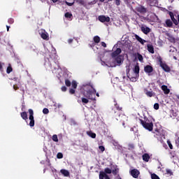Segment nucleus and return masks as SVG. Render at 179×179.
Instances as JSON below:
<instances>
[{
  "mask_svg": "<svg viewBox=\"0 0 179 179\" xmlns=\"http://www.w3.org/2000/svg\"><path fill=\"white\" fill-rule=\"evenodd\" d=\"M82 94L85 97L81 98L82 103L84 104H87L90 102L88 99L91 101H96V98L94 97V94H96V90L90 83L83 85Z\"/></svg>",
  "mask_w": 179,
  "mask_h": 179,
  "instance_id": "obj_1",
  "label": "nucleus"
},
{
  "mask_svg": "<svg viewBox=\"0 0 179 179\" xmlns=\"http://www.w3.org/2000/svg\"><path fill=\"white\" fill-rule=\"evenodd\" d=\"M138 121H140L141 124L143 125L144 129H147L149 131H152L153 124L150 120H149L148 118L145 117H144V120H143L142 119H138Z\"/></svg>",
  "mask_w": 179,
  "mask_h": 179,
  "instance_id": "obj_2",
  "label": "nucleus"
},
{
  "mask_svg": "<svg viewBox=\"0 0 179 179\" xmlns=\"http://www.w3.org/2000/svg\"><path fill=\"white\" fill-rule=\"evenodd\" d=\"M115 107L113 108V113L115 114V117H120L122 114V108L119 106L117 103V101H114Z\"/></svg>",
  "mask_w": 179,
  "mask_h": 179,
  "instance_id": "obj_3",
  "label": "nucleus"
},
{
  "mask_svg": "<svg viewBox=\"0 0 179 179\" xmlns=\"http://www.w3.org/2000/svg\"><path fill=\"white\" fill-rule=\"evenodd\" d=\"M29 127H34V125H35V120H34V110L31 109V108H29Z\"/></svg>",
  "mask_w": 179,
  "mask_h": 179,
  "instance_id": "obj_4",
  "label": "nucleus"
},
{
  "mask_svg": "<svg viewBox=\"0 0 179 179\" xmlns=\"http://www.w3.org/2000/svg\"><path fill=\"white\" fill-rule=\"evenodd\" d=\"M158 62H159V66H161L165 72H170V67H169V66L166 63H164L162 62V58L161 57L158 58Z\"/></svg>",
  "mask_w": 179,
  "mask_h": 179,
  "instance_id": "obj_5",
  "label": "nucleus"
},
{
  "mask_svg": "<svg viewBox=\"0 0 179 179\" xmlns=\"http://www.w3.org/2000/svg\"><path fill=\"white\" fill-rule=\"evenodd\" d=\"M39 35H41L42 39L49 41V34H48L45 29H41V31H39Z\"/></svg>",
  "mask_w": 179,
  "mask_h": 179,
  "instance_id": "obj_6",
  "label": "nucleus"
},
{
  "mask_svg": "<svg viewBox=\"0 0 179 179\" xmlns=\"http://www.w3.org/2000/svg\"><path fill=\"white\" fill-rule=\"evenodd\" d=\"M112 173V170L109 168H106L104 169V171H101L99 172V177L101 176H108Z\"/></svg>",
  "mask_w": 179,
  "mask_h": 179,
  "instance_id": "obj_7",
  "label": "nucleus"
},
{
  "mask_svg": "<svg viewBox=\"0 0 179 179\" xmlns=\"http://www.w3.org/2000/svg\"><path fill=\"white\" fill-rule=\"evenodd\" d=\"M98 20H99V22L104 23L106 22H110V17L108 16H106V15H99L98 16Z\"/></svg>",
  "mask_w": 179,
  "mask_h": 179,
  "instance_id": "obj_8",
  "label": "nucleus"
},
{
  "mask_svg": "<svg viewBox=\"0 0 179 179\" xmlns=\"http://www.w3.org/2000/svg\"><path fill=\"white\" fill-rule=\"evenodd\" d=\"M130 174L134 178H138L140 175V171H138L136 169H134L130 171Z\"/></svg>",
  "mask_w": 179,
  "mask_h": 179,
  "instance_id": "obj_9",
  "label": "nucleus"
},
{
  "mask_svg": "<svg viewBox=\"0 0 179 179\" xmlns=\"http://www.w3.org/2000/svg\"><path fill=\"white\" fill-rule=\"evenodd\" d=\"M141 31H143L144 34L147 35L150 32H151V29H150L148 27H146V26H141Z\"/></svg>",
  "mask_w": 179,
  "mask_h": 179,
  "instance_id": "obj_10",
  "label": "nucleus"
},
{
  "mask_svg": "<svg viewBox=\"0 0 179 179\" xmlns=\"http://www.w3.org/2000/svg\"><path fill=\"white\" fill-rule=\"evenodd\" d=\"M122 52L121 48H117L115 51H113L111 54L112 58H116L119 57L118 55H120Z\"/></svg>",
  "mask_w": 179,
  "mask_h": 179,
  "instance_id": "obj_11",
  "label": "nucleus"
},
{
  "mask_svg": "<svg viewBox=\"0 0 179 179\" xmlns=\"http://www.w3.org/2000/svg\"><path fill=\"white\" fill-rule=\"evenodd\" d=\"M136 10L137 12L140 13L141 14H145L147 12V9L143 6L137 7Z\"/></svg>",
  "mask_w": 179,
  "mask_h": 179,
  "instance_id": "obj_12",
  "label": "nucleus"
},
{
  "mask_svg": "<svg viewBox=\"0 0 179 179\" xmlns=\"http://www.w3.org/2000/svg\"><path fill=\"white\" fill-rule=\"evenodd\" d=\"M169 17H171V21H172L176 26H178V20L176 19V17H174L173 13L169 12Z\"/></svg>",
  "mask_w": 179,
  "mask_h": 179,
  "instance_id": "obj_13",
  "label": "nucleus"
},
{
  "mask_svg": "<svg viewBox=\"0 0 179 179\" xmlns=\"http://www.w3.org/2000/svg\"><path fill=\"white\" fill-rule=\"evenodd\" d=\"M134 37H135V39H136L137 41H138V43H140L141 45H144L146 43V41L145 39H143L137 34H135Z\"/></svg>",
  "mask_w": 179,
  "mask_h": 179,
  "instance_id": "obj_14",
  "label": "nucleus"
},
{
  "mask_svg": "<svg viewBox=\"0 0 179 179\" xmlns=\"http://www.w3.org/2000/svg\"><path fill=\"white\" fill-rule=\"evenodd\" d=\"M166 36H168V41L169 42H171V43H176V38H174V36H173V35L170 34H166Z\"/></svg>",
  "mask_w": 179,
  "mask_h": 179,
  "instance_id": "obj_15",
  "label": "nucleus"
},
{
  "mask_svg": "<svg viewBox=\"0 0 179 179\" xmlns=\"http://www.w3.org/2000/svg\"><path fill=\"white\" fill-rule=\"evenodd\" d=\"M153 71V68L152 67V66H146L145 67H144V71L147 73H151Z\"/></svg>",
  "mask_w": 179,
  "mask_h": 179,
  "instance_id": "obj_16",
  "label": "nucleus"
},
{
  "mask_svg": "<svg viewBox=\"0 0 179 179\" xmlns=\"http://www.w3.org/2000/svg\"><path fill=\"white\" fill-rule=\"evenodd\" d=\"M162 90L165 94H170V90L168 88L167 85H163L162 86Z\"/></svg>",
  "mask_w": 179,
  "mask_h": 179,
  "instance_id": "obj_17",
  "label": "nucleus"
},
{
  "mask_svg": "<svg viewBox=\"0 0 179 179\" xmlns=\"http://www.w3.org/2000/svg\"><path fill=\"white\" fill-rule=\"evenodd\" d=\"M147 50L151 54H155V48H153V45L151 44L147 45Z\"/></svg>",
  "mask_w": 179,
  "mask_h": 179,
  "instance_id": "obj_18",
  "label": "nucleus"
},
{
  "mask_svg": "<svg viewBox=\"0 0 179 179\" xmlns=\"http://www.w3.org/2000/svg\"><path fill=\"white\" fill-rule=\"evenodd\" d=\"M20 117L24 120H28V115H27V113L25 112V111H24L22 113H20Z\"/></svg>",
  "mask_w": 179,
  "mask_h": 179,
  "instance_id": "obj_19",
  "label": "nucleus"
},
{
  "mask_svg": "<svg viewBox=\"0 0 179 179\" xmlns=\"http://www.w3.org/2000/svg\"><path fill=\"white\" fill-rule=\"evenodd\" d=\"M60 173L64 176V177H69V171H66L65 169H61Z\"/></svg>",
  "mask_w": 179,
  "mask_h": 179,
  "instance_id": "obj_20",
  "label": "nucleus"
},
{
  "mask_svg": "<svg viewBox=\"0 0 179 179\" xmlns=\"http://www.w3.org/2000/svg\"><path fill=\"white\" fill-rule=\"evenodd\" d=\"M87 134L88 136H90L93 139L96 138V134L93 133L92 131H87Z\"/></svg>",
  "mask_w": 179,
  "mask_h": 179,
  "instance_id": "obj_21",
  "label": "nucleus"
},
{
  "mask_svg": "<svg viewBox=\"0 0 179 179\" xmlns=\"http://www.w3.org/2000/svg\"><path fill=\"white\" fill-rule=\"evenodd\" d=\"M51 60H52V58H48V60H45V65H48L50 69H52V65L51 64Z\"/></svg>",
  "mask_w": 179,
  "mask_h": 179,
  "instance_id": "obj_22",
  "label": "nucleus"
},
{
  "mask_svg": "<svg viewBox=\"0 0 179 179\" xmlns=\"http://www.w3.org/2000/svg\"><path fill=\"white\" fill-rule=\"evenodd\" d=\"M143 161H145V162H148L149 159H150V155L149 154H143Z\"/></svg>",
  "mask_w": 179,
  "mask_h": 179,
  "instance_id": "obj_23",
  "label": "nucleus"
},
{
  "mask_svg": "<svg viewBox=\"0 0 179 179\" xmlns=\"http://www.w3.org/2000/svg\"><path fill=\"white\" fill-rule=\"evenodd\" d=\"M6 72L7 73V74H10L11 72H13V68L10 64H8V66L7 67V69L6 70Z\"/></svg>",
  "mask_w": 179,
  "mask_h": 179,
  "instance_id": "obj_24",
  "label": "nucleus"
},
{
  "mask_svg": "<svg viewBox=\"0 0 179 179\" xmlns=\"http://www.w3.org/2000/svg\"><path fill=\"white\" fill-rule=\"evenodd\" d=\"M115 62L117 64H122V56H117L115 58Z\"/></svg>",
  "mask_w": 179,
  "mask_h": 179,
  "instance_id": "obj_25",
  "label": "nucleus"
},
{
  "mask_svg": "<svg viewBox=\"0 0 179 179\" xmlns=\"http://www.w3.org/2000/svg\"><path fill=\"white\" fill-rule=\"evenodd\" d=\"M166 25L168 27H173V21L171 20H166Z\"/></svg>",
  "mask_w": 179,
  "mask_h": 179,
  "instance_id": "obj_26",
  "label": "nucleus"
},
{
  "mask_svg": "<svg viewBox=\"0 0 179 179\" xmlns=\"http://www.w3.org/2000/svg\"><path fill=\"white\" fill-rule=\"evenodd\" d=\"M134 72L135 74L138 75L140 72V67L139 66L136 65L134 66Z\"/></svg>",
  "mask_w": 179,
  "mask_h": 179,
  "instance_id": "obj_27",
  "label": "nucleus"
},
{
  "mask_svg": "<svg viewBox=\"0 0 179 179\" xmlns=\"http://www.w3.org/2000/svg\"><path fill=\"white\" fill-rule=\"evenodd\" d=\"M94 43H100V37L99 36H94Z\"/></svg>",
  "mask_w": 179,
  "mask_h": 179,
  "instance_id": "obj_28",
  "label": "nucleus"
},
{
  "mask_svg": "<svg viewBox=\"0 0 179 179\" xmlns=\"http://www.w3.org/2000/svg\"><path fill=\"white\" fill-rule=\"evenodd\" d=\"M145 94L149 96V97H152V96H155V92H149V91H147L145 92Z\"/></svg>",
  "mask_w": 179,
  "mask_h": 179,
  "instance_id": "obj_29",
  "label": "nucleus"
},
{
  "mask_svg": "<svg viewBox=\"0 0 179 179\" xmlns=\"http://www.w3.org/2000/svg\"><path fill=\"white\" fill-rule=\"evenodd\" d=\"M118 172H119V169L117 168V166H115V169H113V170L112 171L113 175V176H117V173H118Z\"/></svg>",
  "mask_w": 179,
  "mask_h": 179,
  "instance_id": "obj_30",
  "label": "nucleus"
},
{
  "mask_svg": "<svg viewBox=\"0 0 179 179\" xmlns=\"http://www.w3.org/2000/svg\"><path fill=\"white\" fill-rule=\"evenodd\" d=\"M64 17L66 18L72 19L73 17V15L71 13H64Z\"/></svg>",
  "mask_w": 179,
  "mask_h": 179,
  "instance_id": "obj_31",
  "label": "nucleus"
},
{
  "mask_svg": "<svg viewBox=\"0 0 179 179\" xmlns=\"http://www.w3.org/2000/svg\"><path fill=\"white\" fill-rule=\"evenodd\" d=\"M64 84H65L66 86H67V87H71L72 83H71V80H69V79H66V80H64Z\"/></svg>",
  "mask_w": 179,
  "mask_h": 179,
  "instance_id": "obj_32",
  "label": "nucleus"
},
{
  "mask_svg": "<svg viewBox=\"0 0 179 179\" xmlns=\"http://www.w3.org/2000/svg\"><path fill=\"white\" fill-rule=\"evenodd\" d=\"M129 72H130V67H129V66H126V76H127L128 78H129V76H130Z\"/></svg>",
  "mask_w": 179,
  "mask_h": 179,
  "instance_id": "obj_33",
  "label": "nucleus"
},
{
  "mask_svg": "<svg viewBox=\"0 0 179 179\" xmlns=\"http://www.w3.org/2000/svg\"><path fill=\"white\" fill-rule=\"evenodd\" d=\"M52 141L54 142H59L58 136L56 134L52 136Z\"/></svg>",
  "mask_w": 179,
  "mask_h": 179,
  "instance_id": "obj_34",
  "label": "nucleus"
},
{
  "mask_svg": "<svg viewBox=\"0 0 179 179\" xmlns=\"http://www.w3.org/2000/svg\"><path fill=\"white\" fill-rule=\"evenodd\" d=\"M166 175L168 176H173V171L169 169H166Z\"/></svg>",
  "mask_w": 179,
  "mask_h": 179,
  "instance_id": "obj_35",
  "label": "nucleus"
},
{
  "mask_svg": "<svg viewBox=\"0 0 179 179\" xmlns=\"http://www.w3.org/2000/svg\"><path fill=\"white\" fill-rule=\"evenodd\" d=\"M137 55H138L137 58H138V61H140V62H143V57L142 55H141L140 53H138Z\"/></svg>",
  "mask_w": 179,
  "mask_h": 179,
  "instance_id": "obj_36",
  "label": "nucleus"
},
{
  "mask_svg": "<svg viewBox=\"0 0 179 179\" xmlns=\"http://www.w3.org/2000/svg\"><path fill=\"white\" fill-rule=\"evenodd\" d=\"M71 85H72V87L73 89H77L78 85H77V82L76 81L73 80L72 83H71Z\"/></svg>",
  "mask_w": 179,
  "mask_h": 179,
  "instance_id": "obj_37",
  "label": "nucleus"
},
{
  "mask_svg": "<svg viewBox=\"0 0 179 179\" xmlns=\"http://www.w3.org/2000/svg\"><path fill=\"white\" fill-rule=\"evenodd\" d=\"M151 179H160V178L155 173H152L151 174Z\"/></svg>",
  "mask_w": 179,
  "mask_h": 179,
  "instance_id": "obj_38",
  "label": "nucleus"
},
{
  "mask_svg": "<svg viewBox=\"0 0 179 179\" xmlns=\"http://www.w3.org/2000/svg\"><path fill=\"white\" fill-rule=\"evenodd\" d=\"M8 23L10 24H13V23H15V20H13V18L12 17L8 18Z\"/></svg>",
  "mask_w": 179,
  "mask_h": 179,
  "instance_id": "obj_39",
  "label": "nucleus"
},
{
  "mask_svg": "<svg viewBox=\"0 0 179 179\" xmlns=\"http://www.w3.org/2000/svg\"><path fill=\"white\" fill-rule=\"evenodd\" d=\"M166 143H168V145L169 147V149L173 150V144H171L170 141H166Z\"/></svg>",
  "mask_w": 179,
  "mask_h": 179,
  "instance_id": "obj_40",
  "label": "nucleus"
},
{
  "mask_svg": "<svg viewBox=\"0 0 179 179\" xmlns=\"http://www.w3.org/2000/svg\"><path fill=\"white\" fill-rule=\"evenodd\" d=\"M99 179H111L109 176H106V175H104L103 176H101V177H99Z\"/></svg>",
  "mask_w": 179,
  "mask_h": 179,
  "instance_id": "obj_41",
  "label": "nucleus"
},
{
  "mask_svg": "<svg viewBox=\"0 0 179 179\" xmlns=\"http://www.w3.org/2000/svg\"><path fill=\"white\" fill-rule=\"evenodd\" d=\"M57 159H62L63 158V154L62 153V152H59V153H57Z\"/></svg>",
  "mask_w": 179,
  "mask_h": 179,
  "instance_id": "obj_42",
  "label": "nucleus"
},
{
  "mask_svg": "<svg viewBox=\"0 0 179 179\" xmlns=\"http://www.w3.org/2000/svg\"><path fill=\"white\" fill-rule=\"evenodd\" d=\"M43 113L44 115H48L49 114V109L48 108H43Z\"/></svg>",
  "mask_w": 179,
  "mask_h": 179,
  "instance_id": "obj_43",
  "label": "nucleus"
},
{
  "mask_svg": "<svg viewBox=\"0 0 179 179\" xmlns=\"http://www.w3.org/2000/svg\"><path fill=\"white\" fill-rule=\"evenodd\" d=\"M129 150H132L134 149V144H129L128 145Z\"/></svg>",
  "mask_w": 179,
  "mask_h": 179,
  "instance_id": "obj_44",
  "label": "nucleus"
},
{
  "mask_svg": "<svg viewBox=\"0 0 179 179\" xmlns=\"http://www.w3.org/2000/svg\"><path fill=\"white\" fill-rule=\"evenodd\" d=\"M159 103H154L153 108H154L155 110H159Z\"/></svg>",
  "mask_w": 179,
  "mask_h": 179,
  "instance_id": "obj_45",
  "label": "nucleus"
},
{
  "mask_svg": "<svg viewBox=\"0 0 179 179\" xmlns=\"http://www.w3.org/2000/svg\"><path fill=\"white\" fill-rule=\"evenodd\" d=\"M98 148L99 149L101 152H103V151H105V147H103V145H100L99 147H98Z\"/></svg>",
  "mask_w": 179,
  "mask_h": 179,
  "instance_id": "obj_46",
  "label": "nucleus"
},
{
  "mask_svg": "<svg viewBox=\"0 0 179 179\" xmlns=\"http://www.w3.org/2000/svg\"><path fill=\"white\" fill-rule=\"evenodd\" d=\"M128 78L130 79V81H131V82H136V78H135V77H131V78H130V77L129 76Z\"/></svg>",
  "mask_w": 179,
  "mask_h": 179,
  "instance_id": "obj_47",
  "label": "nucleus"
},
{
  "mask_svg": "<svg viewBox=\"0 0 179 179\" xmlns=\"http://www.w3.org/2000/svg\"><path fill=\"white\" fill-rule=\"evenodd\" d=\"M77 2L80 4H81L82 6L85 5V1L84 0H78Z\"/></svg>",
  "mask_w": 179,
  "mask_h": 179,
  "instance_id": "obj_48",
  "label": "nucleus"
},
{
  "mask_svg": "<svg viewBox=\"0 0 179 179\" xmlns=\"http://www.w3.org/2000/svg\"><path fill=\"white\" fill-rule=\"evenodd\" d=\"M115 5L117 6H120V4H121V1L120 0H115Z\"/></svg>",
  "mask_w": 179,
  "mask_h": 179,
  "instance_id": "obj_49",
  "label": "nucleus"
},
{
  "mask_svg": "<svg viewBox=\"0 0 179 179\" xmlns=\"http://www.w3.org/2000/svg\"><path fill=\"white\" fill-rule=\"evenodd\" d=\"M75 92H76V90L74 89L69 90V94H74Z\"/></svg>",
  "mask_w": 179,
  "mask_h": 179,
  "instance_id": "obj_50",
  "label": "nucleus"
},
{
  "mask_svg": "<svg viewBox=\"0 0 179 179\" xmlns=\"http://www.w3.org/2000/svg\"><path fill=\"white\" fill-rule=\"evenodd\" d=\"M66 90H67L66 87L65 86L61 87V91L66 92Z\"/></svg>",
  "mask_w": 179,
  "mask_h": 179,
  "instance_id": "obj_51",
  "label": "nucleus"
},
{
  "mask_svg": "<svg viewBox=\"0 0 179 179\" xmlns=\"http://www.w3.org/2000/svg\"><path fill=\"white\" fill-rule=\"evenodd\" d=\"M96 45V43H92V44H89V47L93 48Z\"/></svg>",
  "mask_w": 179,
  "mask_h": 179,
  "instance_id": "obj_52",
  "label": "nucleus"
},
{
  "mask_svg": "<svg viewBox=\"0 0 179 179\" xmlns=\"http://www.w3.org/2000/svg\"><path fill=\"white\" fill-rule=\"evenodd\" d=\"M66 4L67 6H73L74 3H69V2H68V1H66Z\"/></svg>",
  "mask_w": 179,
  "mask_h": 179,
  "instance_id": "obj_53",
  "label": "nucleus"
},
{
  "mask_svg": "<svg viewBox=\"0 0 179 179\" xmlns=\"http://www.w3.org/2000/svg\"><path fill=\"white\" fill-rule=\"evenodd\" d=\"M13 89H14L15 91L18 90H19V87L17 85H13Z\"/></svg>",
  "mask_w": 179,
  "mask_h": 179,
  "instance_id": "obj_54",
  "label": "nucleus"
},
{
  "mask_svg": "<svg viewBox=\"0 0 179 179\" xmlns=\"http://www.w3.org/2000/svg\"><path fill=\"white\" fill-rule=\"evenodd\" d=\"M101 45L104 48H106V43L105 42L102 41V42L101 43Z\"/></svg>",
  "mask_w": 179,
  "mask_h": 179,
  "instance_id": "obj_55",
  "label": "nucleus"
},
{
  "mask_svg": "<svg viewBox=\"0 0 179 179\" xmlns=\"http://www.w3.org/2000/svg\"><path fill=\"white\" fill-rule=\"evenodd\" d=\"M13 80H14L15 82H19V78H17V77H14V78H13Z\"/></svg>",
  "mask_w": 179,
  "mask_h": 179,
  "instance_id": "obj_56",
  "label": "nucleus"
},
{
  "mask_svg": "<svg viewBox=\"0 0 179 179\" xmlns=\"http://www.w3.org/2000/svg\"><path fill=\"white\" fill-rule=\"evenodd\" d=\"M73 42V39H69V41H68V43H72Z\"/></svg>",
  "mask_w": 179,
  "mask_h": 179,
  "instance_id": "obj_57",
  "label": "nucleus"
},
{
  "mask_svg": "<svg viewBox=\"0 0 179 179\" xmlns=\"http://www.w3.org/2000/svg\"><path fill=\"white\" fill-rule=\"evenodd\" d=\"M0 71H3V65H1V63L0 62Z\"/></svg>",
  "mask_w": 179,
  "mask_h": 179,
  "instance_id": "obj_58",
  "label": "nucleus"
},
{
  "mask_svg": "<svg viewBox=\"0 0 179 179\" xmlns=\"http://www.w3.org/2000/svg\"><path fill=\"white\" fill-rule=\"evenodd\" d=\"M96 96H97V97H99V94L96 93V92H95V94H94V97L95 98H96Z\"/></svg>",
  "mask_w": 179,
  "mask_h": 179,
  "instance_id": "obj_59",
  "label": "nucleus"
},
{
  "mask_svg": "<svg viewBox=\"0 0 179 179\" xmlns=\"http://www.w3.org/2000/svg\"><path fill=\"white\" fill-rule=\"evenodd\" d=\"M6 27L7 28V31H9V29H10V26H6Z\"/></svg>",
  "mask_w": 179,
  "mask_h": 179,
  "instance_id": "obj_60",
  "label": "nucleus"
},
{
  "mask_svg": "<svg viewBox=\"0 0 179 179\" xmlns=\"http://www.w3.org/2000/svg\"><path fill=\"white\" fill-rule=\"evenodd\" d=\"M177 22H178V27H179V15H178V20H177Z\"/></svg>",
  "mask_w": 179,
  "mask_h": 179,
  "instance_id": "obj_61",
  "label": "nucleus"
},
{
  "mask_svg": "<svg viewBox=\"0 0 179 179\" xmlns=\"http://www.w3.org/2000/svg\"><path fill=\"white\" fill-rule=\"evenodd\" d=\"M52 1H53L54 3L58 2V0H51Z\"/></svg>",
  "mask_w": 179,
  "mask_h": 179,
  "instance_id": "obj_62",
  "label": "nucleus"
},
{
  "mask_svg": "<svg viewBox=\"0 0 179 179\" xmlns=\"http://www.w3.org/2000/svg\"><path fill=\"white\" fill-rule=\"evenodd\" d=\"M106 0H99L100 2H105Z\"/></svg>",
  "mask_w": 179,
  "mask_h": 179,
  "instance_id": "obj_63",
  "label": "nucleus"
},
{
  "mask_svg": "<svg viewBox=\"0 0 179 179\" xmlns=\"http://www.w3.org/2000/svg\"><path fill=\"white\" fill-rule=\"evenodd\" d=\"M173 59H174L175 60H177V57H176V56L173 57Z\"/></svg>",
  "mask_w": 179,
  "mask_h": 179,
  "instance_id": "obj_64",
  "label": "nucleus"
}]
</instances>
